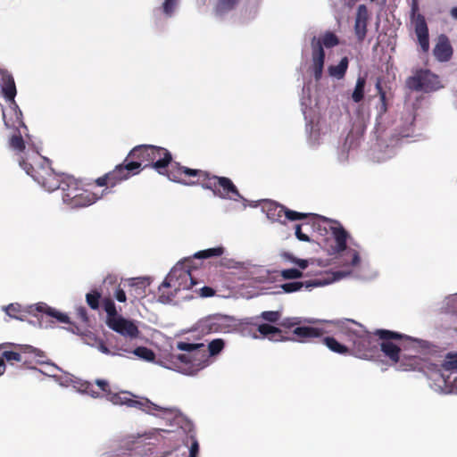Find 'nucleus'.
<instances>
[{
    "label": "nucleus",
    "mask_w": 457,
    "mask_h": 457,
    "mask_svg": "<svg viewBox=\"0 0 457 457\" xmlns=\"http://www.w3.org/2000/svg\"><path fill=\"white\" fill-rule=\"evenodd\" d=\"M297 324L296 321H295V319H287L282 322V326L286 327L287 328H291L295 327Z\"/></svg>",
    "instance_id": "obj_51"
},
{
    "label": "nucleus",
    "mask_w": 457,
    "mask_h": 457,
    "mask_svg": "<svg viewBox=\"0 0 457 457\" xmlns=\"http://www.w3.org/2000/svg\"><path fill=\"white\" fill-rule=\"evenodd\" d=\"M177 347L186 352L177 356V359L185 365L183 368L184 373L195 375L209 364L210 354H208L204 344L179 342Z\"/></svg>",
    "instance_id": "obj_4"
},
{
    "label": "nucleus",
    "mask_w": 457,
    "mask_h": 457,
    "mask_svg": "<svg viewBox=\"0 0 457 457\" xmlns=\"http://www.w3.org/2000/svg\"><path fill=\"white\" fill-rule=\"evenodd\" d=\"M3 360L8 361V362H12V361H17V362H23V363H26V360L24 359V356L21 353H19V352H15V351H8V350H4L3 353H2V357Z\"/></svg>",
    "instance_id": "obj_35"
},
{
    "label": "nucleus",
    "mask_w": 457,
    "mask_h": 457,
    "mask_svg": "<svg viewBox=\"0 0 457 457\" xmlns=\"http://www.w3.org/2000/svg\"><path fill=\"white\" fill-rule=\"evenodd\" d=\"M115 299L118 301V302H120V303H125L126 300H127V296H126V293H125V290L123 288H121L120 287V285L118 286V287L116 288L114 294H113Z\"/></svg>",
    "instance_id": "obj_45"
},
{
    "label": "nucleus",
    "mask_w": 457,
    "mask_h": 457,
    "mask_svg": "<svg viewBox=\"0 0 457 457\" xmlns=\"http://www.w3.org/2000/svg\"><path fill=\"white\" fill-rule=\"evenodd\" d=\"M101 297V293L94 289L86 295V302L92 310H97L100 305Z\"/></svg>",
    "instance_id": "obj_32"
},
{
    "label": "nucleus",
    "mask_w": 457,
    "mask_h": 457,
    "mask_svg": "<svg viewBox=\"0 0 457 457\" xmlns=\"http://www.w3.org/2000/svg\"><path fill=\"white\" fill-rule=\"evenodd\" d=\"M332 235L336 241V251L343 252L346 249L348 233L343 227L332 228Z\"/></svg>",
    "instance_id": "obj_22"
},
{
    "label": "nucleus",
    "mask_w": 457,
    "mask_h": 457,
    "mask_svg": "<svg viewBox=\"0 0 457 457\" xmlns=\"http://www.w3.org/2000/svg\"><path fill=\"white\" fill-rule=\"evenodd\" d=\"M353 323L358 328H354L349 326H343L341 328L342 334L345 337L347 342L351 344V346H349L350 354L362 359L371 357L374 348H376L371 335L361 325L353 321Z\"/></svg>",
    "instance_id": "obj_5"
},
{
    "label": "nucleus",
    "mask_w": 457,
    "mask_h": 457,
    "mask_svg": "<svg viewBox=\"0 0 457 457\" xmlns=\"http://www.w3.org/2000/svg\"><path fill=\"white\" fill-rule=\"evenodd\" d=\"M58 189L62 190V198L71 208H83L95 204L100 197L80 187L79 182L72 176L66 175Z\"/></svg>",
    "instance_id": "obj_3"
},
{
    "label": "nucleus",
    "mask_w": 457,
    "mask_h": 457,
    "mask_svg": "<svg viewBox=\"0 0 457 457\" xmlns=\"http://www.w3.org/2000/svg\"><path fill=\"white\" fill-rule=\"evenodd\" d=\"M281 257L286 261L296 264L301 270H305L309 265V262L307 260L298 259L290 253L285 252L281 254Z\"/></svg>",
    "instance_id": "obj_39"
},
{
    "label": "nucleus",
    "mask_w": 457,
    "mask_h": 457,
    "mask_svg": "<svg viewBox=\"0 0 457 457\" xmlns=\"http://www.w3.org/2000/svg\"><path fill=\"white\" fill-rule=\"evenodd\" d=\"M368 21V8L365 4H360L357 8L354 22V33L360 42H362L366 37Z\"/></svg>",
    "instance_id": "obj_17"
},
{
    "label": "nucleus",
    "mask_w": 457,
    "mask_h": 457,
    "mask_svg": "<svg viewBox=\"0 0 457 457\" xmlns=\"http://www.w3.org/2000/svg\"><path fill=\"white\" fill-rule=\"evenodd\" d=\"M168 289H169V288H165V289H164L165 294L174 293V294H175V295H177V293H178V291H175L173 288H171L172 290H169V291H168Z\"/></svg>",
    "instance_id": "obj_59"
},
{
    "label": "nucleus",
    "mask_w": 457,
    "mask_h": 457,
    "mask_svg": "<svg viewBox=\"0 0 457 457\" xmlns=\"http://www.w3.org/2000/svg\"><path fill=\"white\" fill-rule=\"evenodd\" d=\"M322 342L324 345L332 352L347 355L350 354V348L341 343H339L336 338L332 337H325L322 338Z\"/></svg>",
    "instance_id": "obj_24"
},
{
    "label": "nucleus",
    "mask_w": 457,
    "mask_h": 457,
    "mask_svg": "<svg viewBox=\"0 0 457 457\" xmlns=\"http://www.w3.org/2000/svg\"><path fill=\"white\" fill-rule=\"evenodd\" d=\"M433 55L440 62H449L453 55V48L449 37L445 34H440L436 39L433 48Z\"/></svg>",
    "instance_id": "obj_14"
},
{
    "label": "nucleus",
    "mask_w": 457,
    "mask_h": 457,
    "mask_svg": "<svg viewBox=\"0 0 457 457\" xmlns=\"http://www.w3.org/2000/svg\"><path fill=\"white\" fill-rule=\"evenodd\" d=\"M281 318V312L278 311H264L256 319H262L270 323H278Z\"/></svg>",
    "instance_id": "obj_37"
},
{
    "label": "nucleus",
    "mask_w": 457,
    "mask_h": 457,
    "mask_svg": "<svg viewBox=\"0 0 457 457\" xmlns=\"http://www.w3.org/2000/svg\"><path fill=\"white\" fill-rule=\"evenodd\" d=\"M199 452V445L196 439H193L190 449L189 457H196Z\"/></svg>",
    "instance_id": "obj_49"
},
{
    "label": "nucleus",
    "mask_w": 457,
    "mask_h": 457,
    "mask_svg": "<svg viewBox=\"0 0 457 457\" xmlns=\"http://www.w3.org/2000/svg\"><path fill=\"white\" fill-rule=\"evenodd\" d=\"M450 13L453 19L457 20V7L452 8Z\"/></svg>",
    "instance_id": "obj_58"
},
{
    "label": "nucleus",
    "mask_w": 457,
    "mask_h": 457,
    "mask_svg": "<svg viewBox=\"0 0 457 457\" xmlns=\"http://www.w3.org/2000/svg\"><path fill=\"white\" fill-rule=\"evenodd\" d=\"M202 187L211 190L214 195L222 199L233 201L243 199L235 184L227 177H220L209 172V176L202 182Z\"/></svg>",
    "instance_id": "obj_9"
},
{
    "label": "nucleus",
    "mask_w": 457,
    "mask_h": 457,
    "mask_svg": "<svg viewBox=\"0 0 457 457\" xmlns=\"http://www.w3.org/2000/svg\"><path fill=\"white\" fill-rule=\"evenodd\" d=\"M381 81H382L381 78H378L376 84H375V87L378 91V95L380 94L381 92H385V90L382 87Z\"/></svg>",
    "instance_id": "obj_52"
},
{
    "label": "nucleus",
    "mask_w": 457,
    "mask_h": 457,
    "mask_svg": "<svg viewBox=\"0 0 457 457\" xmlns=\"http://www.w3.org/2000/svg\"><path fill=\"white\" fill-rule=\"evenodd\" d=\"M133 353L147 361H152L155 359V354L153 350L145 347V346H138L134 351Z\"/></svg>",
    "instance_id": "obj_34"
},
{
    "label": "nucleus",
    "mask_w": 457,
    "mask_h": 457,
    "mask_svg": "<svg viewBox=\"0 0 457 457\" xmlns=\"http://www.w3.org/2000/svg\"><path fill=\"white\" fill-rule=\"evenodd\" d=\"M163 175L173 182L186 186L200 185L202 187V182L209 176V171L191 169L182 166L179 162L171 161Z\"/></svg>",
    "instance_id": "obj_8"
},
{
    "label": "nucleus",
    "mask_w": 457,
    "mask_h": 457,
    "mask_svg": "<svg viewBox=\"0 0 457 457\" xmlns=\"http://www.w3.org/2000/svg\"><path fill=\"white\" fill-rule=\"evenodd\" d=\"M116 277L109 275L105 278L104 283L109 282L110 284H114L116 283Z\"/></svg>",
    "instance_id": "obj_55"
},
{
    "label": "nucleus",
    "mask_w": 457,
    "mask_h": 457,
    "mask_svg": "<svg viewBox=\"0 0 457 457\" xmlns=\"http://www.w3.org/2000/svg\"><path fill=\"white\" fill-rule=\"evenodd\" d=\"M177 4V0H165L162 4L163 12L170 16L175 9Z\"/></svg>",
    "instance_id": "obj_43"
},
{
    "label": "nucleus",
    "mask_w": 457,
    "mask_h": 457,
    "mask_svg": "<svg viewBox=\"0 0 457 457\" xmlns=\"http://www.w3.org/2000/svg\"><path fill=\"white\" fill-rule=\"evenodd\" d=\"M325 333L326 331L321 328L307 326L296 327L293 330V335L295 336L296 340L303 343L321 337Z\"/></svg>",
    "instance_id": "obj_18"
},
{
    "label": "nucleus",
    "mask_w": 457,
    "mask_h": 457,
    "mask_svg": "<svg viewBox=\"0 0 457 457\" xmlns=\"http://www.w3.org/2000/svg\"><path fill=\"white\" fill-rule=\"evenodd\" d=\"M414 29L421 50L424 53H428L429 50V33L427 21L422 14L417 15L414 21Z\"/></svg>",
    "instance_id": "obj_16"
},
{
    "label": "nucleus",
    "mask_w": 457,
    "mask_h": 457,
    "mask_svg": "<svg viewBox=\"0 0 457 457\" xmlns=\"http://www.w3.org/2000/svg\"><path fill=\"white\" fill-rule=\"evenodd\" d=\"M136 395L130 397L128 407L135 408L145 412H150L152 410H159L158 406L153 403L147 398L135 399Z\"/></svg>",
    "instance_id": "obj_21"
},
{
    "label": "nucleus",
    "mask_w": 457,
    "mask_h": 457,
    "mask_svg": "<svg viewBox=\"0 0 457 457\" xmlns=\"http://www.w3.org/2000/svg\"><path fill=\"white\" fill-rule=\"evenodd\" d=\"M103 307L106 312V322H110L111 320H114L119 316L115 303L111 297H104L103 299Z\"/></svg>",
    "instance_id": "obj_30"
},
{
    "label": "nucleus",
    "mask_w": 457,
    "mask_h": 457,
    "mask_svg": "<svg viewBox=\"0 0 457 457\" xmlns=\"http://www.w3.org/2000/svg\"><path fill=\"white\" fill-rule=\"evenodd\" d=\"M295 228V237H297L298 240L303 241V242H310L311 241V238L306 234L303 233L301 224H296Z\"/></svg>",
    "instance_id": "obj_44"
},
{
    "label": "nucleus",
    "mask_w": 457,
    "mask_h": 457,
    "mask_svg": "<svg viewBox=\"0 0 457 457\" xmlns=\"http://www.w3.org/2000/svg\"><path fill=\"white\" fill-rule=\"evenodd\" d=\"M3 87L2 91L4 96L8 100H13L16 96V87L12 75L8 73H3Z\"/></svg>",
    "instance_id": "obj_23"
},
{
    "label": "nucleus",
    "mask_w": 457,
    "mask_h": 457,
    "mask_svg": "<svg viewBox=\"0 0 457 457\" xmlns=\"http://www.w3.org/2000/svg\"><path fill=\"white\" fill-rule=\"evenodd\" d=\"M320 285V283L317 280H311L307 282L294 281L284 283L280 286V287L285 293H293L301 290L303 287L310 288Z\"/></svg>",
    "instance_id": "obj_25"
},
{
    "label": "nucleus",
    "mask_w": 457,
    "mask_h": 457,
    "mask_svg": "<svg viewBox=\"0 0 457 457\" xmlns=\"http://www.w3.org/2000/svg\"><path fill=\"white\" fill-rule=\"evenodd\" d=\"M134 395L128 391L109 394L108 400L116 405H126L128 407L130 397Z\"/></svg>",
    "instance_id": "obj_29"
},
{
    "label": "nucleus",
    "mask_w": 457,
    "mask_h": 457,
    "mask_svg": "<svg viewBox=\"0 0 457 457\" xmlns=\"http://www.w3.org/2000/svg\"><path fill=\"white\" fill-rule=\"evenodd\" d=\"M224 345L225 344L222 339H214L209 343L208 348L206 350L210 356H214L222 351Z\"/></svg>",
    "instance_id": "obj_38"
},
{
    "label": "nucleus",
    "mask_w": 457,
    "mask_h": 457,
    "mask_svg": "<svg viewBox=\"0 0 457 457\" xmlns=\"http://www.w3.org/2000/svg\"><path fill=\"white\" fill-rule=\"evenodd\" d=\"M442 367L448 371H457V353H447Z\"/></svg>",
    "instance_id": "obj_36"
},
{
    "label": "nucleus",
    "mask_w": 457,
    "mask_h": 457,
    "mask_svg": "<svg viewBox=\"0 0 457 457\" xmlns=\"http://www.w3.org/2000/svg\"><path fill=\"white\" fill-rule=\"evenodd\" d=\"M240 0H217L214 12L216 15H223L237 5Z\"/></svg>",
    "instance_id": "obj_27"
},
{
    "label": "nucleus",
    "mask_w": 457,
    "mask_h": 457,
    "mask_svg": "<svg viewBox=\"0 0 457 457\" xmlns=\"http://www.w3.org/2000/svg\"><path fill=\"white\" fill-rule=\"evenodd\" d=\"M223 246H217L213 248H209L206 250H202L195 253V257L198 259H207L211 257H218L221 256L224 253Z\"/></svg>",
    "instance_id": "obj_31"
},
{
    "label": "nucleus",
    "mask_w": 457,
    "mask_h": 457,
    "mask_svg": "<svg viewBox=\"0 0 457 457\" xmlns=\"http://www.w3.org/2000/svg\"><path fill=\"white\" fill-rule=\"evenodd\" d=\"M339 44V39L336 34L327 31L321 37L317 38L313 37L311 40L312 47V72L314 79L318 81L321 79L324 62L325 52L323 46L327 48L334 47Z\"/></svg>",
    "instance_id": "obj_7"
},
{
    "label": "nucleus",
    "mask_w": 457,
    "mask_h": 457,
    "mask_svg": "<svg viewBox=\"0 0 457 457\" xmlns=\"http://www.w3.org/2000/svg\"><path fill=\"white\" fill-rule=\"evenodd\" d=\"M36 352H37V350L31 345L24 346V352H23L24 353H36Z\"/></svg>",
    "instance_id": "obj_56"
},
{
    "label": "nucleus",
    "mask_w": 457,
    "mask_h": 457,
    "mask_svg": "<svg viewBox=\"0 0 457 457\" xmlns=\"http://www.w3.org/2000/svg\"><path fill=\"white\" fill-rule=\"evenodd\" d=\"M406 86L413 91L431 92L442 87L439 77L429 70H418L406 79Z\"/></svg>",
    "instance_id": "obj_11"
},
{
    "label": "nucleus",
    "mask_w": 457,
    "mask_h": 457,
    "mask_svg": "<svg viewBox=\"0 0 457 457\" xmlns=\"http://www.w3.org/2000/svg\"><path fill=\"white\" fill-rule=\"evenodd\" d=\"M85 391L89 394L90 395H92L93 397H98L100 396V393L99 392H95L93 390V385L91 383H87L86 384V386H85Z\"/></svg>",
    "instance_id": "obj_50"
},
{
    "label": "nucleus",
    "mask_w": 457,
    "mask_h": 457,
    "mask_svg": "<svg viewBox=\"0 0 457 457\" xmlns=\"http://www.w3.org/2000/svg\"><path fill=\"white\" fill-rule=\"evenodd\" d=\"M281 277L285 279H295L303 277V272L298 269H287L281 271Z\"/></svg>",
    "instance_id": "obj_40"
},
{
    "label": "nucleus",
    "mask_w": 457,
    "mask_h": 457,
    "mask_svg": "<svg viewBox=\"0 0 457 457\" xmlns=\"http://www.w3.org/2000/svg\"><path fill=\"white\" fill-rule=\"evenodd\" d=\"M19 164L28 175L49 192L58 189L62 178L66 176V174L55 172L50 160L42 156H37L33 163L21 158Z\"/></svg>",
    "instance_id": "obj_2"
},
{
    "label": "nucleus",
    "mask_w": 457,
    "mask_h": 457,
    "mask_svg": "<svg viewBox=\"0 0 457 457\" xmlns=\"http://www.w3.org/2000/svg\"><path fill=\"white\" fill-rule=\"evenodd\" d=\"M5 311L7 315H9L10 317L22 320V318L19 315V313L21 312L20 304L11 303L6 307Z\"/></svg>",
    "instance_id": "obj_41"
},
{
    "label": "nucleus",
    "mask_w": 457,
    "mask_h": 457,
    "mask_svg": "<svg viewBox=\"0 0 457 457\" xmlns=\"http://www.w3.org/2000/svg\"><path fill=\"white\" fill-rule=\"evenodd\" d=\"M196 284L191 272L182 268L175 267L167 275L158 289V301L162 303H170L175 297L174 293L165 294V288H173L175 291L190 289Z\"/></svg>",
    "instance_id": "obj_6"
},
{
    "label": "nucleus",
    "mask_w": 457,
    "mask_h": 457,
    "mask_svg": "<svg viewBox=\"0 0 457 457\" xmlns=\"http://www.w3.org/2000/svg\"><path fill=\"white\" fill-rule=\"evenodd\" d=\"M102 351H103L104 353H108V352H109V350H108V349H107V347H105V346H102Z\"/></svg>",
    "instance_id": "obj_60"
},
{
    "label": "nucleus",
    "mask_w": 457,
    "mask_h": 457,
    "mask_svg": "<svg viewBox=\"0 0 457 457\" xmlns=\"http://www.w3.org/2000/svg\"><path fill=\"white\" fill-rule=\"evenodd\" d=\"M263 208L265 209L267 217L270 220L278 221L282 224L286 223V220H299L316 217V215L312 213H303L289 210L284 205L270 200L265 202Z\"/></svg>",
    "instance_id": "obj_12"
},
{
    "label": "nucleus",
    "mask_w": 457,
    "mask_h": 457,
    "mask_svg": "<svg viewBox=\"0 0 457 457\" xmlns=\"http://www.w3.org/2000/svg\"><path fill=\"white\" fill-rule=\"evenodd\" d=\"M6 345L3 344V345H0V349H3V348H5Z\"/></svg>",
    "instance_id": "obj_61"
},
{
    "label": "nucleus",
    "mask_w": 457,
    "mask_h": 457,
    "mask_svg": "<svg viewBox=\"0 0 457 457\" xmlns=\"http://www.w3.org/2000/svg\"><path fill=\"white\" fill-rule=\"evenodd\" d=\"M76 314L79 319H80L81 321L84 323H87L88 321V316L87 312L84 306H79L76 309Z\"/></svg>",
    "instance_id": "obj_46"
},
{
    "label": "nucleus",
    "mask_w": 457,
    "mask_h": 457,
    "mask_svg": "<svg viewBox=\"0 0 457 457\" xmlns=\"http://www.w3.org/2000/svg\"><path fill=\"white\" fill-rule=\"evenodd\" d=\"M359 262H360L359 253L357 252H354L353 255L351 265L357 266L359 264Z\"/></svg>",
    "instance_id": "obj_54"
},
{
    "label": "nucleus",
    "mask_w": 457,
    "mask_h": 457,
    "mask_svg": "<svg viewBox=\"0 0 457 457\" xmlns=\"http://www.w3.org/2000/svg\"><path fill=\"white\" fill-rule=\"evenodd\" d=\"M378 96L380 101V112L385 113L387 111L386 94V92H381L378 94Z\"/></svg>",
    "instance_id": "obj_47"
},
{
    "label": "nucleus",
    "mask_w": 457,
    "mask_h": 457,
    "mask_svg": "<svg viewBox=\"0 0 457 457\" xmlns=\"http://www.w3.org/2000/svg\"><path fill=\"white\" fill-rule=\"evenodd\" d=\"M219 326H220V323L218 322V320L214 319V320H210V329L218 331Z\"/></svg>",
    "instance_id": "obj_53"
},
{
    "label": "nucleus",
    "mask_w": 457,
    "mask_h": 457,
    "mask_svg": "<svg viewBox=\"0 0 457 457\" xmlns=\"http://www.w3.org/2000/svg\"><path fill=\"white\" fill-rule=\"evenodd\" d=\"M365 86L366 76H359L357 78L356 84L352 94V99L354 103H360L363 100Z\"/></svg>",
    "instance_id": "obj_28"
},
{
    "label": "nucleus",
    "mask_w": 457,
    "mask_h": 457,
    "mask_svg": "<svg viewBox=\"0 0 457 457\" xmlns=\"http://www.w3.org/2000/svg\"><path fill=\"white\" fill-rule=\"evenodd\" d=\"M257 330L262 337H267L270 341L279 342L287 339V337L283 336V331L280 328L270 324H260Z\"/></svg>",
    "instance_id": "obj_19"
},
{
    "label": "nucleus",
    "mask_w": 457,
    "mask_h": 457,
    "mask_svg": "<svg viewBox=\"0 0 457 457\" xmlns=\"http://www.w3.org/2000/svg\"><path fill=\"white\" fill-rule=\"evenodd\" d=\"M96 386L99 387V389L105 394L106 398H109V394H112L110 385L108 381L104 379H96Z\"/></svg>",
    "instance_id": "obj_42"
},
{
    "label": "nucleus",
    "mask_w": 457,
    "mask_h": 457,
    "mask_svg": "<svg viewBox=\"0 0 457 457\" xmlns=\"http://www.w3.org/2000/svg\"><path fill=\"white\" fill-rule=\"evenodd\" d=\"M106 325L112 330L126 337L136 338L139 335L137 326L132 320H127L121 315L111 320L110 322H106Z\"/></svg>",
    "instance_id": "obj_13"
},
{
    "label": "nucleus",
    "mask_w": 457,
    "mask_h": 457,
    "mask_svg": "<svg viewBox=\"0 0 457 457\" xmlns=\"http://www.w3.org/2000/svg\"><path fill=\"white\" fill-rule=\"evenodd\" d=\"M36 311L40 313L41 320L46 318H54L58 322L65 323L70 326L73 325L70 320V318L67 314L62 313L53 308L48 306H37Z\"/></svg>",
    "instance_id": "obj_20"
},
{
    "label": "nucleus",
    "mask_w": 457,
    "mask_h": 457,
    "mask_svg": "<svg viewBox=\"0 0 457 457\" xmlns=\"http://www.w3.org/2000/svg\"><path fill=\"white\" fill-rule=\"evenodd\" d=\"M172 161L170 152L161 146L140 145L129 153L122 163L96 179L98 187H113L123 180L138 174L145 168H153L163 175Z\"/></svg>",
    "instance_id": "obj_1"
},
{
    "label": "nucleus",
    "mask_w": 457,
    "mask_h": 457,
    "mask_svg": "<svg viewBox=\"0 0 457 457\" xmlns=\"http://www.w3.org/2000/svg\"><path fill=\"white\" fill-rule=\"evenodd\" d=\"M349 60L348 58L343 57L337 65H330L328 67V73L331 77L337 79H343L348 69Z\"/></svg>",
    "instance_id": "obj_26"
},
{
    "label": "nucleus",
    "mask_w": 457,
    "mask_h": 457,
    "mask_svg": "<svg viewBox=\"0 0 457 457\" xmlns=\"http://www.w3.org/2000/svg\"><path fill=\"white\" fill-rule=\"evenodd\" d=\"M149 278H131L128 279L124 287H128V292L131 298V303L138 301L146 295V288L150 286Z\"/></svg>",
    "instance_id": "obj_15"
},
{
    "label": "nucleus",
    "mask_w": 457,
    "mask_h": 457,
    "mask_svg": "<svg viewBox=\"0 0 457 457\" xmlns=\"http://www.w3.org/2000/svg\"><path fill=\"white\" fill-rule=\"evenodd\" d=\"M5 371V363L3 360V358H0V377L4 373Z\"/></svg>",
    "instance_id": "obj_57"
},
{
    "label": "nucleus",
    "mask_w": 457,
    "mask_h": 457,
    "mask_svg": "<svg viewBox=\"0 0 457 457\" xmlns=\"http://www.w3.org/2000/svg\"><path fill=\"white\" fill-rule=\"evenodd\" d=\"M375 335L382 340L381 351L395 364L400 360L401 349L399 345L393 343V340H411V337L407 335L386 329H377Z\"/></svg>",
    "instance_id": "obj_10"
},
{
    "label": "nucleus",
    "mask_w": 457,
    "mask_h": 457,
    "mask_svg": "<svg viewBox=\"0 0 457 457\" xmlns=\"http://www.w3.org/2000/svg\"><path fill=\"white\" fill-rule=\"evenodd\" d=\"M9 146L18 152V153H21L24 151L26 145H25V142L21 135L20 132H18V134H14L12 135L10 139H9Z\"/></svg>",
    "instance_id": "obj_33"
},
{
    "label": "nucleus",
    "mask_w": 457,
    "mask_h": 457,
    "mask_svg": "<svg viewBox=\"0 0 457 457\" xmlns=\"http://www.w3.org/2000/svg\"><path fill=\"white\" fill-rule=\"evenodd\" d=\"M215 295V290L210 287H203L200 289V295L202 297H212Z\"/></svg>",
    "instance_id": "obj_48"
}]
</instances>
